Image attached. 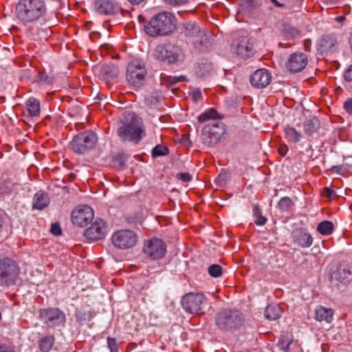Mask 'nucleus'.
<instances>
[{
    "instance_id": "f257e3e1",
    "label": "nucleus",
    "mask_w": 352,
    "mask_h": 352,
    "mask_svg": "<svg viewBox=\"0 0 352 352\" xmlns=\"http://www.w3.org/2000/svg\"><path fill=\"white\" fill-rule=\"evenodd\" d=\"M127 120L118 129V134L123 141L133 142L138 144L146 135L143 123L134 114L127 113Z\"/></svg>"
},
{
    "instance_id": "f03ea898",
    "label": "nucleus",
    "mask_w": 352,
    "mask_h": 352,
    "mask_svg": "<svg viewBox=\"0 0 352 352\" xmlns=\"http://www.w3.org/2000/svg\"><path fill=\"white\" fill-rule=\"evenodd\" d=\"M16 16L23 23L38 20L46 12L43 0H20L16 6Z\"/></svg>"
},
{
    "instance_id": "7ed1b4c3",
    "label": "nucleus",
    "mask_w": 352,
    "mask_h": 352,
    "mask_svg": "<svg viewBox=\"0 0 352 352\" xmlns=\"http://www.w3.org/2000/svg\"><path fill=\"white\" fill-rule=\"evenodd\" d=\"M176 19L173 14L168 12L155 14L151 21L145 26V31L151 36L166 35L175 30Z\"/></svg>"
},
{
    "instance_id": "20e7f679",
    "label": "nucleus",
    "mask_w": 352,
    "mask_h": 352,
    "mask_svg": "<svg viewBox=\"0 0 352 352\" xmlns=\"http://www.w3.org/2000/svg\"><path fill=\"white\" fill-rule=\"evenodd\" d=\"M20 270L15 261L8 257L0 259V287L15 285L19 280Z\"/></svg>"
},
{
    "instance_id": "39448f33",
    "label": "nucleus",
    "mask_w": 352,
    "mask_h": 352,
    "mask_svg": "<svg viewBox=\"0 0 352 352\" xmlns=\"http://www.w3.org/2000/svg\"><path fill=\"white\" fill-rule=\"evenodd\" d=\"M182 305L187 313L201 316L205 314L208 301L202 293L190 292L183 296Z\"/></svg>"
},
{
    "instance_id": "423d86ee",
    "label": "nucleus",
    "mask_w": 352,
    "mask_h": 352,
    "mask_svg": "<svg viewBox=\"0 0 352 352\" xmlns=\"http://www.w3.org/2000/svg\"><path fill=\"white\" fill-rule=\"evenodd\" d=\"M242 322L241 314L236 310L225 309L220 311L216 317L217 325L223 330L236 329Z\"/></svg>"
},
{
    "instance_id": "0eeeda50",
    "label": "nucleus",
    "mask_w": 352,
    "mask_h": 352,
    "mask_svg": "<svg viewBox=\"0 0 352 352\" xmlns=\"http://www.w3.org/2000/svg\"><path fill=\"white\" fill-rule=\"evenodd\" d=\"M98 137L93 131H85L76 135L72 142V150L78 153H86L95 148Z\"/></svg>"
},
{
    "instance_id": "6e6552de",
    "label": "nucleus",
    "mask_w": 352,
    "mask_h": 352,
    "mask_svg": "<svg viewBox=\"0 0 352 352\" xmlns=\"http://www.w3.org/2000/svg\"><path fill=\"white\" fill-rule=\"evenodd\" d=\"M111 241L113 245L119 249H129L135 245L138 236L131 230L122 229L112 234Z\"/></svg>"
},
{
    "instance_id": "1a4fd4ad",
    "label": "nucleus",
    "mask_w": 352,
    "mask_h": 352,
    "mask_svg": "<svg viewBox=\"0 0 352 352\" xmlns=\"http://www.w3.org/2000/svg\"><path fill=\"white\" fill-rule=\"evenodd\" d=\"M39 318L51 327L63 326L66 321L65 314L58 308L42 309L39 311Z\"/></svg>"
},
{
    "instance_id": "9d476101",
    "label": "nucleus",
    "mask_w": 352,
    "mask_h": 352,
    "mask_svg": "<svg viewBox=\"0 0 352 352\" xmlns=\"http://www.w3.org/2000/svg\"><path fill=\"white\" fill-rule=\"evenodd\" d=\"M146 71L144 63L139 60L131 61L126 67V76L127 80L134 85H141L146 76Z\"/></svg>"
},
{
    "instance_id": "9b49d317",
    "label": "nucleus",
    "mask_w": 352,
    "mask_h": 352,
    "mask_svg": "<svg viewBox=\"0 0 352 352\" xmlns=\"http://www.w3.org/2000/svg\"><path fill=\"white\" fill-rule=\"evenodd\" d=\"M153 56L159 60L174 63L183 57V52L178 47L158 45L154 50Z\"/></svg>"
},
{
    "instance_id": "f8f14e48",
    "label": "nucleus",
    "mask_w": 352,
    "mask_h": 352,
    "mask_svg": "<svg viewBox=\"0 0 352 352\" xmlns=\"http://www.w3.org/2000/svg\"><path fill=\"white\" fill-rule=\"evenodd\" d=\"M94 216L92 208L87 205H82L78 206L73 210L72 220L74 225L85 227L93 219Z\"/></svg>"
},
{
    "instance_id": "ddd939ff",
    "label": "nucleus",
    "mask_w": 352,
    "mask_h": 352,
    "mask_svg": "<svg viewBox=\"0 0 352 352\" xmlns=\"http://www.w3.org/2000/svg\"><path fill=\"white\" fill-rule=\"evenodd\" d=\"M144 252L153 260L160 259L166 253V245L161 239L153 238L145 243Z\"/></svg>"
},
{
    "instance_id": "4468645a",
    "label": "nucleus",
    "mask_w": 352,
    "mask_h": 352,
    "mask_svg": "<svg viewBox=\"0 0 352 352\" xmlns=\"http://www.w3.org/2000/svg\"><path fill=\"white\" fill-rule=\"evenodd\" d=\"M107 232V223L101 219H97L85 232V236L91 241H97L104 237Z\"/></svg>"
},
{
    "instance_id": "2eb2a0df",
    "label": "nucleus",
    "mask_w": 352,
    "mask_h": 352,
    "mask_svg": "<svg viewBox=\"0 0 352 352\" xmlns=\"http://www.w3.org/2000/svg\"><path fill=\"white\" fill-rule=\"evenodd\" d=\"M223 134V129L219 124L206 125L202 129V139L209 146L217 143Z\"/></svg>"
},
{
    "instance_id": "dca6fc26",
    "label": "nucleus",
    "mask_w": 352,
    "mask_h": 352,
    "mask_svg": "<svg viewBox=\"0 0 352 352\" xmlns=\"http://www.w3.org/2000/svg\"><path fill=\"white\" fill-rule=\"evenodd\" d=\"M307 64V56L302 52H296L290 55L286 65L291 72H298L302 70Z\"/></svg>"
},
{
    "instance_id": "f3484780",
    "label": "nucleus",
    "mask_w": 352,
    "mask_h": 352,
    "mask_svg": "<svg viewBox=\"0 0 352 352\" xmlns=\"http://www.w3.org/2000/svg\"><path fill=\"white\" fill-rule=\"evenodd\" d=\"M272 80L271 73L266 69L255 71L250 77L251 84L256 88L267 87Z\"/></svg>"
},
{
    "instance_id": "a211bd4d",
    "label": "nucleus",
    "mask_w": 352,
    "mask_h": 352,
    "mask_svg": "<svg viewBox=\"0 0 352 352\" xmlns=\"http://www.w3.org/2000/svg\"><path fill=\"white\" fill-rule=\"evenodd\" d=\"M94 8L96 11L100 14H113L120 9L115 0H96Z\"/></svg>"
},
{
    "instance_id": "6ab92c4d",
    "label": "nucleus",
    "mask_w": 352,
    "mask_h": 352,
    "mask_svg": "<svg viewBox=\"0 0 352 352\" xmlns=\"http://www.w3.org/2000/svg\"><path fill=\"white\" fill-rule=\"evenodd\" d=\"M294 243L302 248H309L313 244V237L305 229H298L293 232Z\"/></svg>"
},
{
    "instance_id": "aec40b11",
    "label": "nucleus",
    "mask_w": 352,
    "mask_h": 352,
    "mask_svg": "<svg viewBox=\"0 0 352 352\" xmlns=\"http://www.w3.org/2000/svg\"><path fill=\"white\" fill-rule=\"evenodd\" d=\"M41 113V106L38 100L34 98H30L25 102V110L24 115L31 119L38 118Z\"/></svg>"
},
{
    "instance_id": "412c9836",
    "label": "nucleus",
    "mask_w": 352,
    "mask_h": 352,
    "mask_svg": "<svg viewBox=\"0 0 352 352\" xmlns=\"http://www.w3.org/2000/svg\"><path fill=\"white\" fill-rule=\"evenodd\" d=\"M314 313V318L317 321L330 323L333 320V311L330 308L318 305L316 307Z\"/></svg>"
},
{
    "instance_id": "4be33fe9",
    "label": "nucleus",
    "mask_w": 352,
    "mask_h": 352,
    "mask_svg": "<svg viewBox=\"0 0 352 352\" xmlns=\"http://www.w3.org/2000/svg\"><path fill=\"white\" fill-rule=\"evenodd\" d=\"M236 53L242 58H247L252 54V45L247 38H242L235 48Z\"/></svg>"
},
{
    "instance_id": "5701e85b",
    "label": "nucleus",
    "mask_w": 352,
    "mask_h": 352,
    "mask_svg": "<svg viewBox=\"0 0 352 352\" xmlns=\"http://www.w3.org/2000/svg\"><path fill=\"white\" fill-rule=\"evenodd\" d=\"M50 199L47 194L43 191L37 192L34 196L33 208L38 210H43L47 206Z\"/></svg>"
},
{
    "instance_id": "b1692460",
    "label": "nucleus",
    "mask_w": 352,
    "mask_h": 352,
    "mask_svg": "<svg viewBox=\"0 0 352 352\" xmlns=\"http://www.w3.org/2000/svg\"><path fill=\"white\" fill-rule=\"evenodd\" d=\"M332 277L341 283H346L352 279V273L349 269L340 267L333 272Z\"/></svg>"
},
{
    "instance_id": "393cba45",
    "label": "nucleus",
    "mask_w": 352,
    "mask_h": 352,
    "mask_svg": "<svg viewBox=\"0 0 352 352\" xmlns=\"http://www.w3.org/2000/svg\"><path fill=\"white\" fill-rule=\"evenodd\" d=\"M282 315V309L278 305H270L265 310V316L267 319L275 320Z\"/></svg>"
},
{
    "instance_id": "a878e982",
    "label": "nucleus",
    "mask_w": 352,
    "mask_h": 352,
    "mask_svg": "<svg viewBox=\"0 0 352 352\" xmlns=\"http://www.w3.org/2000/svg\"><path fill=\"white\" fill-rule=\"evenodd\" d=\"M285 138L288 142L296 143L300 142L302 138V135L295 128L286 126L284 129Z\"/></svg>"
},
{
    "instance_id": "bb28decb",
    "label": "nucleus",
    "mask_w": 352,
    "mask_h": 352,
    "mask_svg": "<svg viewBox=\"0 0 352 352\" xmlns=\"http://www.w3.org/2000/svg\"><path fill=\"white\" fill-rule=\"evenodd\" d=\"M336 43V39L330 36H324L320 41V47L322 52H331Z\"/></svg>"
},
{
    "instance_id": "cd10ccee",
    "label": "nucleus",
    "mask_w": 352,
    "mask_h": 352,
    "mask_svg": "<svg viewBox=\"0 0 352 352\" xmlns=\"http://www.w3.org/2000/svg\"><path fill=\"white\" fill-rule=\"evenodd\" d=\"M303 127L305 133L308 135H311L320 127V122L317 118H314L305 121Z\"/></svg>"
},
{
    "instance_id": "c85d7f7f",
    "label": "nucleus",
    "mask_w": 352,
    "mask_h": 352,
    "mask_svg": "<svg viewBox=\"0 0 352 352\" xmlns=\"http://www.w3.org/2000/svg\"><path fill=\"white\" fill-rule=\"evenodd\" d=\"M101 72L104 74V80L109 81L116 79L118 76V69L113 65H102L101 66Z\"/></svg>"
},
{
    "instance_id": "c756f323",
    "label": "nucleus",
    "mask_w": 352,
    "mask_h": 352,
    "mask_svg": "<svg viewBox=\"0 0 352 352\" xmlns=\"http://www.w3.org/2000/svg\"><path fill=\"white\" fill-rule=\"evenodd\" d=\"M219 118V114L217 111L213 109L210 108L208 110L200 114L197 119L199 122H205L210 120H217Z\"/></svg>"
},
{
    "instance_id": "7c9ffc66",
    "label": "nucleus",
    "mask_w": 352,
    "mask_h": 352,
    "mask_svg": "<svg viewBox=\"0 0 352 352\" xmlns=\"http://www.w3.org/2000/svg\"><path fill=\"white\" fill-rule=\"evenodd\" d=\"M54 342L53 336H45L40 340L39 348L43 352H48L52 349Z\"/></svg>"
},
{
    "instance_id": "2f4dec72",
    "label": "nucleus",
    "mask_w": 352,
    "mask_h": 352,
    "mask_svg": "<svg viewBox=\"0 0 352 352\" xmlns=\"http://www.w3.org/2000/svg\"><path fill=\"white\" fill-rule=\"evenodd\" d=\"M292 342V336L287 333L280 336L278 345L284 351H287Z\"/></svg>"
},
{
    "instance_id": "473e14b6",
    "label": "nucleus",
    "mask_w": 352,
    "mask_h": 352,
    "mask_svg": "<svg viewBox=\"0 0 352 352\" xmlns=\"http://www.w3.org/2000/svg\"><path fill=\"white\" fill-rule=\"evenodd\" d=\"M333 229V224L329 221H324L318 225L317 230L323 235L330 234Z\"/></svg>"
},
{
    "instance_id": "72a5a7b5",
    "label": "nucleus",
    "mask_w": 352,
    "mask_h": 352,
    "mask_svg": "<svg viewBox=\"0 0 352 352\" xmlns=\"http://www.w3.org/2000/svg\"><path fill=\"white\" fill-rule=\"evenodd\" d=\"M292 200L288 197H284L280 199L278 204V207L282 211H289L293 206Z\"/></svg>"
},
{
    "instance_id": "f704fd0d",
    "label": "nucleus",
    "mask_w": 352,
    "mask_h": 352,
    "mask_svg": "<svg viewBox=\"0 0 352 352\" xmlns=\"http://www.w3.org/2000/svg\"><path fill=\"white\" fill-rule=\"evenodd\" d=\"M253 213L256 218L255 223L258 226H263L266 221L267 219L263 217L261 214V210L256 206H255L253 208Z\"/></svg>"
},
{
    "instance_id": "c9c22d12",
    "label": "nucleus",
    "mask_w": 352,
    "mask_h": 352,
    "mask_svg": "<svg viewBox=\"0 0 352 352\" xmlns=\"http://www.w3.org/2000/svg\"><path fill=\"white\" fill-rule=\"evenodd\" d=\"M168 154V149L167 147L162 145H157L154 147L152 151L153 157H159L166 155Z\"/></svg>"
},
{
    "instance_id": "e433bc0d",
    "label": "nucleus",
    "mask_w": 352,
    "mask_h": 352,
    "mask_svg": "<svg viewBox=\"0 0 352 352\" xmlns=\"http://www.w3.org/2000/svg\"><path fill=\"white\" fill-rule=\"evenodd\" d=\"M208 273L212 277H219L222 274V267L217 264L212 265L208 268Z\"/></svg>"
},
{
    "instance_id": "4c0bfd02",
    "label": "nucleus",
    "mask_w": 352,
    "mask_h": 352,
    "mask_svg": "<svg viewBox=\"0 0 352 352\" xmlns=\"http://www.w3.org/2000/svg\"><path fill=\"white\" fill-rule=\"evenodd\" d=\"M107 344L111 352H116L118 351V344L116 340L114 338H108Z\"/></svg>"
},
{
    "instance_id": "58836bf2",
    "label": "nucleus",
    "mask_w": 352,
    "mask_h": 352,
    "mask_svg": "<svg viewBox=\"0 0 352 352\" xmlns=\"http://www.w3.org/2000/svg\"><path fill=\"white\" fill-rule=\"evenodd\" d=\"M285 34L287 37L296 38L299 36L300 33L296 28H289L285 30Z\"/></svg>"
},
{
    "instance_id": "ea45409f",
    "label": "nucleus",
    "mask_w": 352,
    "mask_h": 352,
    "mask_svg": "<svg viewBox=\"0 0 352 352\" xmlns=\"http://www.w3.org/2000/svg\"><path fill=\"white\" fill-rule=\"evenodd\" d=\"M51 232L54 235H60L61 234V228L58 223H53L51 226Z\"/></svg>"
},
{
    "instance_id": "a19ab883",
    "label": "nucleus",
    "mask_w": 352,
    "mask_h": 352,
    "mask_svg": "<svg viewBox=\"0 0 352 352\" xmlns=\"http://www.w3.org/2000/svg\"><path fill=\"white\" fill-rule=\"evenodd\" d=\"M165 1L171 6H181L187 3V0H165Z\"/></svg>"
},
{
    "instance_id": "79ce46f5",
    "label": "nucleus",
    "mask_w": 352,
    "mask_h": 352,
    "mask_svg": "<svg viewBox=\"0 0 352 352\" xmlns=\"http://www.w3.org/2000/svg\"><path fill=\"white\" fill-rule=\"evenodd\" d=\"M344 78L347 81H352V65L346 70Z\"/></svg>"
},
{
    "instance_id": "37998d69",
    "label": "nucleus",
    "mask_w": 352,
    "mask_h": 352,
    "mask_svg": "<svg viewBox=\"0 0 352 352\" xmlns=\"http://www.w3.org/2000/svg\"><path fill=\"white\" fill-rule=\"evenodd\" d=\"M344 108L349 113H352V100H346L344 104Z\"/></svg>"
},
{
    "instance_id": "c03bdc74",
    "label": "nucleus",
    "mask_w": 352,
    "mask_h": 352,
    "mask_svg": "<svg viewBox=\"0 0 352 352\" xmlns=\"http://www.w3.org/2000/svg\"><path fill=\"white\" fill-rule=\"evenodd\" d=\"M190 176L188 173H182L181 175V179L184 182L190 181Z\"/></svg>"
},
{
    "instance_id": "a18cd8bd",
    "label": "nucleus",
    "mask_w": 352,
    "mask_h": 352,
    "mask_svg": "<svg viewBox=\"0 0 352 352\" xmlns=\"http://www.w3.org/2000/svg\"><path fill=\"white\" fill-rule=\"evenodd\" d=\"M0 352H14L13 350L3 345H0Z\"/></svg>"
},
{
    "instance_id": "49530a36",
    "label": "nucleus",
    "mask_w": 352,
    "mask_h": 352,
    "mask_svg": "<svg viewBox=\"0 0 352 352\" xmlns=\"http://www.w3.org/2000/svg\"><path fill=\"white\" fill-rule=\"evenodd\" d=\"M287 151V146L280 147L278 149V153L281 155L284 156V155H285Z\"/></svg>"
},
{
    "instance_id": "de8ad7c7",
    "label": "nucleus",
    "mask_w": 352,
    "mask_h": 352,
    "mask_svg": "<svg viewBox=\"0 0 352 352\" xmlns=\"http://www.w3.org/2000/svg\"><path fill=\"white\" fill-rule=\"evenodd\" d=\"M345 20V16H337L336 18V21L339 22V23H342Z\"/></svg>"
},
{
    "instance_id": "09e8293b",
    "label": "nucleus",
    "mask_w": 352,
    "mask_h": 352,
    "mask_svg": "<svg viewBox=\"0 0 352 352\" xmlns=\"http://www.w3.org/2000/svg\"><path fill=\"white\" fill-rule=\"evenodd\" d=\"M133 5H138L142 2L144 0H128Z\"/></svg>"
},
{
    "instance_id": "8fccbe9b",
    "label": "nucleus",
    "mask_w": 352,
    "mask_h": 352,
    "mask_svg": "<svg viewBox=\"0 0 352 352\" xmlns=\"http://www.w3.org/2000/svg\"><path fill=\"white\" fill-rule=\"evenodd\" d=\"M184 79H185V76H180L177 78V81H182Z\"/></svg>"
},
{
    "instance_id": "3c124183",
    "label": "nucleus",
    "mask_w": 352,
    "mask_h": 352,
    "mask_svg": "<svg viewBox=\"0 0 352 352\" xmlns=\"http://www.w3.org/2000/svg\"><path fill=\"white\" fill-rule=\"evenodd\" d=\"M272 2H274L277 6H280V4H278L276 0H272Z\"/></svg>"
}]
</instances>
